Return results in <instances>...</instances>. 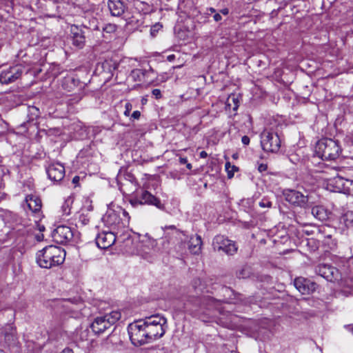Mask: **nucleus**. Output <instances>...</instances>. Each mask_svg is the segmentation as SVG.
I'll return each mask as SVG.
<instances>
[{"instance_id":"nucleus-1","label":"nucleus","mask_w":353,"mask_h":353,"mask_svg":"<svg viewBox=\"0 0 353 353\" xmlns=\"http://www.w3.org/2000/svg\"><path fill=\"white\" fill-rule=\"evenodd\" d=\"M315 152L321 159L332 161L339 156L341 148L337 141L332 139H323L317 142Z\"/></svg>"},{"instance_id":"nucleus-2","label":"nucleus","mask_w":353,"mask_h":353,"mask_svg":"<svg viewBox=\"0 0 353 353\" xmlns=\"http://www.w3.org/2000/svg\"><path fill=\"white\" fill-rule=\"evenodd\" d=\"M121 316V312L117 310L98 316L91 324V329L97 334H102L119 321Z\"/></svg>"},{"instance_id":"nucleus-3","label":"nucleus","mask_w":353,"mask_h":353,"mask_svg":"<svg viewBox=\"0 0 353 353\" xmlns=\"http://www.w3.org/2000/svg\"><path fill=\"white\" fill-rule=\"evenodd\" d=\"M128 332L132 343L135 346H141L151 342L140 320L130 323L128 327Z\"/></svg>"},{"instance_id":"nucleus-4","label":"nucleus","mask_w":353,"mask_h":353,"mask_svg":"<svg viewBox=\"0 0 353 353\" xmlns=\"http://www.w3.org/2000/svg\"><path fill=\"white\" fill-rule=\"evenodd\" d=\"M65 257V252L59 246H46V269L61 265Z\"/></svg>"},{"instance_id":"nucleus-5","label":"nucleus","mask_w":353,"mask_h":353,"mask_svg":"<svg viewBox=\"0 0 353 353\" xmlns=\"http://www.w3.org/2000/svg\"><path fill=\"white\" fill-rule=\"evenodd\" d=\"M130 203L133 207L147 204L154 205L160 210L164 209V205L161 203L158 198L148 191L143 190L137 192L136 194L130 199Z\"/></svg>"},{"instance_id":"nucleus-6","label":"nucleus","mask_w":353,"mask_h":353,"mask_svg":"<svg viewBox=\"0 0 353 353\" xmlns=\"http://www.w3.org/2000/svg\"><path fill=\"white\" fill-rule=\"evenodd\" d=\"M261 145L265 152H277L281 147V140L277 133L265 130L261 134Z\"/></svg>"},{"instance_id":"nucleus-7","label":"nucleus","mask_w":353,"mask_h":353,"mask_svg":"<svg viewBox=\"0 0 353 353\" xmlns=\"http://www.w3.org/2000/svg\"><path fill=\"white\" fill-rule=\"evenodd\" d=\"M121 214L125 216H128V212L118 207L117 210L108 209L106 213L103 215L102 220L104 224L111 229V230L115 231L116 229H119L123 226V222L120 217Z\"/></svg>"},{"instance_id":"nucleus-8","label":"nucleus","mask_w":353,"mask_h":353,"mask_svg":"<svg viewBox=\"0 0 353 353\" xmlns=\"http://www.w3.org/2000/svg\"><path fill=\"white\" fill-rule=\"evenodd\" d=\"M214 251L224 252L228 255H234L237 252V246L233 241L223 235H216L212 241Z\"/></svg>"},{"instance_id":"nucleus-9","label":"nucleus","mask_w":353,"mask_h":353,"mask_svg":"<svg viewBox=\"0 0 353 353\" xmlns=\"http://www.w3.org/2000/svg\"><path fill=\"white\" fill-rule=\"evenodd\" d=\"M283 194L285 201L292 205L303 208L307 207L309 201L308 195H305L302 192L292 189L284 190Z\"/></svg>"},{"instance_id":"nucleus-10","label":"nucleus","mask_w":353,"mask_h":353,"mask_svg":"<svg viewBox=\"0 0 353 353\" xmlns=\"http://www.w3.org/2000/svg\"><path fill=\"white\" fill-rule=\"evenodd\" d=\"M51 236L54 242L59 244H65L72 239L74 232L70 227L60 225L52 231Z\"/></svg>"},{"instance_id":"nucleus-11","label":"nucleus","mask_w":353,"mask_h":353,"mask_svg":"<svg viewBox=\"0 0 353 353\" xmlns=\"http://www.w3.org/2000/svg\"><path fill=\"white\" fill-rule=\"evenodd\" d=\"M315 272L330 282L339 281L341 278L339 270L327 264H319L315 267Z\"/></svg>"},{"instance_id":"nucleus-12","label":"nucleus","mask_w":353,"mask_h":353,"mask_svg":"<svg viewBox=\"0 0 353 353\" xmlns=\"http://www.w3.org/2000/svg\"><path fill=\"white\" fill-rule=\"evenodd\" d=\"M330 185L334 186L335 192L353 195V180L337 176L330 181Z\"/></svg>"},{"instance_id":"nucleus-13","label":"nucleus","mask_w":353,"mask_h":353,"mask_svg":"<svg viewBox=\"0 0 353 353\" xmlns=\"http://www.w3.org/2000/svg\"><path fill=\"white\" fill-rule=\"evenodd\" d=\"M95 240L99 248L107 249L112 246L116 241L115 231H103L98 234Z\"/></svg>"},{"instance_id":"nucleus-14","label":"nucleus","mask_w":353,"mask_h":353,"mask_svg":"<svg viewBox=\"0 0 353 353\" xmlns=\"http://www.w3.org/2000/svg\"><path fill=\"white\" fill-rule=\"evenodd\" d=\"M22 74V69L20 66L10 67L8 70H3L0 74V83L9 84L18 79Z\"/></svg>"},{"instance_id":"nucleus-15","label":"nucleus","mask_w":353,"mask_h":353,"mask_svg":"<svg viewBox=\"0 0 353 353\" xmlns=\"http://www.w3.org/2000/svg\"><path fill=\"white\" fill-rule=\"evenodd\" d=\"M294 285L302 294H309L315 291L316 284L303 277L295 279Z\"/></svg>"},{"instance_id":"nucleus-16","label":"nucleus","mask_w":353,"mask_h":353,"mask_svg":"<svg viewBox=\"0 0 353 353\" xmlns=\"http://www.w3.org/2000/svg\"><path fill=\"white\" fill-rule=\"evenodd\" d=\"M70 34L72 45L77 48H83L85 43L84 32L77 26L73 25L70 28Z\"/></svg>"},{"instance_id":"nucleus-17","label":"nucleus","mask_w":353,"mask_h":353,"mask_svg":"<svg viewBox=\"0 0 353 353\" xmlns=\"http://www.w3.org/2000/svg\"><path fill=\"white\" fill-rule=\"evenodd\" d=\"M47 174L50 181L54 182L60 181L64 177V167L59 163L52 164L48 167Z\"/></svg>"},{"instance_id":"nucleus-18","label":"nucleus","mask_w":353,"mask_h":353,"mask_svg":"<svg viewBox=\"0 0 353 353\" xmlns=\"http://www.w3.org/2000/svg\"><path fill=\"white\" fill-rule=\"evenodd\" d=\"M142 325H144L148 337H149V340H150L151 342L162 337L165 332V328L164 327H159L158 326L144 323H142Z\"/></svg>"},{"instance_id":"nucleus-19","label":"nucleus","mask_w":353,"mask_h":353,"mask_svg":"<svg viewBox=\"0 0 353 353\" xmlns=\"http://www.w3.org/2000/svg\"><path fill=\"white\" fill-rule=\"evenodd\" d=\"M142 323L158 326L159 327H167V319L162 315L154 314L140 320Z\"/></svg>"},{"instance_id":"nucleus-20","label":"nucleus","mask_w":353,"mask_h":353,"mask_svg":"<svg viewBox=\"0 0 353 353\" xmlns=\"http://www.w3.org/2000/svg\"><path fill=\"white\" fill-rule=\"evenodd\" d=\"M108 8L112 16L119 17L125 10V6L121 0H108Z\"/></svg>"},{"instance_id":"nucleus-21","label":"nucleus","mask_w":353,"mask_h":353,"mask_svg":"<svg viewBox=\"0 0 353 353\" xmlns=\"http://www.w3.org/2000/svg\"><path fill=\"white\" fill-rule=\"evenodd\" d=\"M202 245L203 243L201 236L196 234L190 237L188 243V249L192 254H199L201 251Z\"/></svg>"},{"instance_id":"nucleus-22","label":"nucleus","mask_w":353,"mask_h":353,"mask_svg":"<svg viewBox=\"0 0 353 353\" xmlns=\"http://www.w3.org/2000/svg\"><path fill=\"white\" fill-rule=\"evenodd\" d=\"M26 203L28 208L33 212H39L42 208L41 199L34 195H28L26 198Z\"/></svg>"},{"instance_id":"nucleus-23","label":"nucleus","mask_w":353,"mask_h":353,"mask_svg":"<svg viewBox=\"0 0 353 353\" xmlns=\"http://www.w3.org/2000/svg\"><path fill=\"white\" fill-rule=\"evenodd\" d=\"M73 201V198L71 196H68L63 201L60 210V212L61 213V216L63 219L71 214Z\"/></svg>"},{"instance_id":"nucleus-24","label":"nucleus","mask_w":353,"mask_h":353,"mask_svg":"<svg viewBox=\"0 0 353 353\" xmlns=\"http://www.w3.org/2000/svg\"><path fill=\"white\" fill-rule=\"evenodd\" d=\"M312 215L319 219L324 220L326 218V212L325 209L321 206H314L312 208Z\"/></svg>"},{"instance_id":"nucleus-25","label":"nucleus","mask_w":353,"mask_h":353,"mask_svg":"<svg viewBox=\"0 0 353 353\" xmlns=\"http://www.w3.org/2000/svg\"><path fill=\"white\" fill-rule=\"evenodd\" d=\"M239 101L235 94H231L227 99L226 107L229 109L232 108L234 111L237 110L239 108Z\"/></svg>"},{"instance_id":"nucleus-26","label":"nucleus","mask_w":353,"mask_h":353,"mask_svg":"<svg viewBox=\"0 0 353 353\" xmlns=\"http://www.w3.org/2000/svg\"><path fill=\"white\" fill-rule=\"evenodd\" d=\"M239 279H245L250 276V271L248 267H241L236 273Z\"/></svg>"},{"instance_id":"nucleus-27","label":"nucleus","mask_w":353,"mask_h":353,"mask_svg":"<svg viewBox=\"0 0 353 353\" xmlns=\"http://www.w3.org/2000/svg\"><path fill=\"white\" fill-rule=\"evenodd\" d=\"M163 230L165 232L168 230H171L173 231V234H175L176 236L181 239V236H185V234L183 232L180 231L179 230L176 229V228L174 225H165L163 228Z\"/></svg>"},{"instance_id":"nucleus-28","label":"nucleus","mask_w":353,"mask_h":353,"mask_svg":"<svg viewBox=\"0 0 353 353\" xmlns=\"http://www.w3.org/2000/svg\"><path fill=\"white\" fill-rule=\"evenodd\" d=\"M343 221L347 227L353 226V212H347L343 216Z\"/></svg>"},{"instance_id":"nucleus-29","label":"nucleus","mask_w":353,"mask_h":353,"mask_svg":"<svg viewBox=\"0 0 353 353\" xmlns=\"http://www.w3.org/2000/svg\"><path fill=\"white\" fill-rule=\"evenodd\" d=\"M117 29V26L115 24L108 23L103 27V32L105 34H112L116 32Z\"/></svg>"},{"instance_id":"nucleus-30","label":"nucleus","mask_w":353,"mask_h":353,"mask_svg":"<svg viewBox=\"0 0 353 353\" xmlns=\"http://www.w3.org/2000/svg\"><path fill=\"white\" fill-rule=\"evenodd\" d=\"M225 170L228 172V178H232L234 176V171L238 170V168L235 165H232L230 162H227L225 165Z\"/></svg>"},{"instance_id":"nucleus-31","label":"nucleus","mask_w":353,"mask_h":353,"mask_svg":"<svg viewBox=\"0 0 353 353\" xmlns=\"http://www.w3.org/2000/svg\"><path fill=\"white\" fill-rule=\"evenodd\" d=\"M44 249L39 250L37 253L36 256V262L39 265V267L43 268V263H44Z\"/></svg>"},{"instance_id":"nucleus-32","label":"nucleus","mask_w":353,"mask_h":353,"mask_svg":"<svg viewBox=\"0 0 353 353\" xmlns=\"http://www.w3.org/2000/svg\"><path fill=\"white\" fill-rule=\"evenodd\" d=\"M259 206L270 208L272 207V202L269 199L264 198L259 202Z\"/></svg>"},{"instance_id":"nucleus-33","label":"nucleus","mask_w":353,"mask_h":353,"mask_svg":"<svg viewBox=\"0 0 353 353\" xmlns=\"http://www.w3.org/2000/svg\"><path fill=\"white\" fill-rule=\"evenodd\" d=\"M88 28L92 30H98L99 29V23L97 19L93 18L91 21L89 23Z\"/></svg>"},{"instance_id":"nucleus-34","label":"nucleus","mask_w":353,"mask_h":353,"mask_svg":"<svg viewBox=\"0 0 353 353\" xmlns=\"http://www.w3.org/2000/svg\"><path fill=\"white\" fill-rule=\"evenodd\" d=\"M132 109V105L130 102H127L125 104V111L123 113L125 117H129Z\"/></svg>"},{"instance_id":"nucleus-35","label":"nucleus","mask_w":353,"mask_h":353,"mask_svg":"<svg viewBox=\"0 0 353 353\" xmlns=\"http://www.w3.org/2000/svg\"><path fill=\"white\" fill-rule=\"evenodd\" d=\"M152 95L155 97L156 99H160L161 97V92L159 89H154L152 91Z\"/></svg>"},{"instance_id":"nucleus-36","label":"nucleus","mask_w":353,"mask_h":353,"mask_svg":"<svg viewBox=\"0 0 353 353\" xmlns=\"http://www.w3.org/2000/svg\"><path fill=\"white\" fill-rule=\"evenodd\" d=\"M89 221L90 219L83 214L80 215L79 221H81L83 225H86L89 222Z\"/></svg>"},{"instance_id":"nucleus-37","label":"nucleus","mask_w":353,"mask_h":353,"mask_svg":"<svg viewBox=\"0 0 353 353\" xmlns=\"http://www.w3.org/2000/svg\"><path fill=\"white\" fill-rule=\"evenodd\" d=\"M141 117V112L139 110L134 111L131 115L133 119H139Z\"/></svg>"},{"instance_id":"nucleus-38","label":"nucleus","mask_w":353,"mask_h":353,"mask_svg":"<svg viewBox=\"0 0 353 353\" xmlns=\"http://www.w3.org/2000/svg\"><path fill=\"white\" fill-rule=\"evenodd\" d=\"M250 138L248 136H243L241 138V142L243 145H248L250 143Z\"/></svg>"},{"instance_id":"nucleus-39","label":"nucleus","mask_w":353,"mask_h":353,"mask_svg":"<svg viewBox=\"0 0 353 353\" xmlns=\"http://www.w3.org/2000/svg\"><path fill=\"white\" fill-rule=\"evenodd\" d=\"M268 166L266 164L261 163L259 165L258 170L260 172H264L267 170Z\"/></svg>"},{"instance_id":"nucleus-40","label":"nucleus","mask_w":353,"mask_h":353,"mask_svg":"<svg viewBox=\"0 0 353 353\" xmlns=\"http://www.w3.org/2000/svg\"><path fill=\"white\" fill-rule=\"evenodd\" d=\"M121 179V174H119L117 176V181H118V184L119 185V189L121 190V191L124 192V190H123V186L124 185V184H123L122 183L120 182Z\"/></svg>"},{"instance_id":"nucleus-41","label":"nucleus","mask_w":353,"mask_h":353,"mask_svg":"<svg viewBox=\"0 0 353 353\" xmlns=\"http://www.w3.org/2000/svg\"><path fill=\"white\" fill-rule=\"evenodd\" d=\"M35 239L37 241L41 242L43 240V234L42 233L37 234L35 235Z\"/></svg>"},{"instance_id":"nucleus-42","label":"nucleus","mask_w":353,"mask_h":353,"mask_svg":"<svg viewBox=\"0 0 353 353\" xmlns=\"http://www.w3.org/2000/svg\"><path fill=\"white\" fill-rule=\"evenodd\" d=\"M213 18L214 19L215 21H219L221 20L222 17L221 16L220 14L219 13H216L214 16H213Z\"/></svg>"},{"instance_id":"nucleus-43","label":"nucleus","mask_w":353,"mask_h":353,"mask_svg":"<svg viewBox=\"0 0 353 353\" xmlns=\"http://www.w3.org/2000/svg\"><path fill=\"white\" fill-rule=\"evenodd\" d=\"M179 162L181 164H186L187 163H188L186 157H180Z\"/></svg>"},{"instance_id":"nucleus-44","label":"nucleus","mask_w":353,"mask_h":353,"mask_svg":"<svg viewBox=\"0 0 353 353\" xmlns=\"http://www.w3.org/2000/svg\"><path fill=\"white\" fill-rule=\"evenodd\" d=\"M199 157L202 159H205L208 157V154L205 151H201L199 154Z\"/></svg>"},{"instance_id":"nucleus-45","label":"nucleus","mask_w":353,"mask_h":353,"mask_svg":"<svg viewBox=\"0 0 353 353\" xmlns=\"http://www.w3.org/2000/svg\"><path fill=\"white\" fill-rule=\"evenodd\" d=\"M126 176L128 177L127 179L129 181H130L131 183H133L134 180L135 179L134 177L132 175L130 174H128Z\"/></svg>"},{"instance_id":"nucleus-46","label":"nucleus","mask_w":353,"mask_h":353,"mask_svg":"<svg viewBox=\"0 0 353 353\" xmlns=\"http://www.w3.org/2000/svg\"><path fill=\"white\" fill-rule=\"evenodd\" d=\"M79 176H75L73 179H72V183H74V184H77L79 181Z\"/></svg>"},{"instance_id":"nucleus-47","label":"nucleus","mask_w":353,"mask_h":353,"mask_svg":"<svg viewBox=\"0 0 353 353\" xmlns=\"http://www.w3.org/2000/svg\"><path fill=\"white\" fill-rule=\"evenodd\" d=\"M174 59H175V55L174 54H170V55L168 56V57H167V59L169 61H172L174 60Z\"/></svg>"},{"instance_id":"nucleus-48","label":"nucleus","mask_w":353,"mask_h":353,"mask_svg":"<svg viewBox=\"0 0 353 353\" xmlns=\"http://www.w3.org/2000/svg\"><path fill=\"white\" fill-rule=\"evenodd\" d=\"M37 225V227H38V229L40 232H42L44 230V226L43 225H41L38 222H36Z\"/></svg>"},{"instance_id":"nucleus-49","label":"nucleus","mask_w":353,"mask_h":353,"mask_svg":"<svg viewBox=\"0 0 353 353\" xmlns=\"http://www.w3.org/2000/svg\"><path fill=\"white\" fill-rule=\"evenodd\" d=\"M61 353H74L71 349L66 348L64 349Z\"/></svg>"},{"instance_id":"nucleus-50","label":"nucleus","mask_w":353,"mask_h":353,"mask_svg":"<svg viewBox=\"0 0 353 353\" xmlns=\"http://www.w3.org/2000/svg\"><path fill=\"white\" fill-rule=\"evenodd\" d=\"M83 208H87V210H88V211H92V209H93V207H92V205L91 204H90V205H88V206L84 205V207H83Z\"/></svg>"},{"instance_id":"nucleus-51","label":"nucleus","mask_w":353,"mask_h":353,"mask_svg":"<svg viewBox=\"0 0 353 353\" xmlns=\"http://www.w3.org/2000/svg\"><path fill=\"white\" fill-rule=\"evenodd\" d=\"M221 13L223 14L224 15H227L228 14V9H223L221 10Z\"/></svg>"},{"instance_id":"nucleus-52","label":"nucleus","mask_w":353,"mask_h":353,"mask_svg":"<svg viewBox=\"0 0 353 353\" xmlns=\"http://www.w3.org/2000/svg\"><path fill=\"white\" fill-rule=\"evenodd\" d=\"M185 165H186V167H187V168H188V170H191V169H192V164H191V163H187Z\"/></svg>"},{"instance_id":"nucleus-53","label":"nucleus","mask_w":353,"mask_h":353,"mask_svg":"<svg viewBox=\"0 0 353 353\" xmlns=\"http://www.w3.org/2000/svg\"><path fill=\"white\" fill-rule=\"evenodd\" d=\"M206 301H208L209 305L213 303V300L212 299H208Z\"/></svg>"},{"instance_id":"nucleus-54","label":"nucleus","mask_w":353,"mask_h":353,"mask_svg":"<svg viewBox=\"0 0 353 353\" xmlns=\"http://www.w3.org/2000/svg\"><path fill=\"white\" fill-rule=\"evenodd\" d=\"M146 101H147V99H145V98H143V99H141V103H142V104H145V103H146Z\"/></svg>"},{"instance_id":"nucleus-55","label":"nucleus","mask_w":353,"mask_h":353,"mask_svg":"<svg viewBox=\"0 0 353 353\" xmlns=\"http://www.w3.org/2000/svg\"><path fill=\"white\" fill-rule=\"evenodd\" d=\"M211 12H215V9L213 8H210L209 10Z\"/></svg>"},{"instance_id":"nucleus-56","label":"nucleus","mask_w":353,"mask_h":353,"mask_svg":"<svg viewBox=\"0 0 353 353\" xmlns=\"http://www.w3.org/2000/svg\"><path fill=\"white\" fill-rule=\"evenodd\" d=\"M65 80H66V81H70V80H71V81H73V79H72V78H70V77L67 78Z\"/></svg>"},{"instance_id":"nucleus-57","label":"nucleus","mask_w":353,"mask_h":353,"mask_svg":"<svg viewBox=\"0 0 353 353\" xmlns=\"http://www.w3.org/2000/svg\"><path fill=\"white\" fill-rule=\"evenodd\" d=\"M80 100H81V97H78V98L77 99V100H76V102H78V101H79Z\"/></svg>"},{"instance_id":"nucleus-58","label":"nucleus","mask_w":353,"mask_h":353,"mask_svg":"<svg viewBox=\"0 0 353 353\" xmlns=\"http://www.w3.org/2000/svg\"><path fill=\"white\" fill-rule=\"evenodd\" d=\"M0 353H6L3 350H0Z\"/></svg>"},{"instance_id":"nucleus-59","label":"nucleus","mask_w":353,"mask_h":353,"mask_svg":"<svg viewBox=\"0 0 353 353\" xmlns=\"http://www.w3.org/2000/svg\"><path fill=\"white\" fill-rule=\"evenodd\" d=\"M70 103H73V102H72V99L70 100Z\"/></svg>"},{"instance_id":"nucleus-60","label":"nucleus","mask_w":353,"mask_h":353,"mask_svg":"<svg viewBox=\"0 0 353 353\" xmlns=\"http://www.w3.org/2000/svg\"><path fill=\"white\" fill-rule=\"evenodd\" d=\"M199 319H201L203 321H205V319H203L201 316H199Z\"/></svg>"},{"instance_id":"nucleus-61","label":"nucleus","mask_w":353,"mask_h":353,"mask_svg":"<svg viewBox=\"0 0 353 353\" xmlns=\"http://www.w3.org/2000/svg\"><path fill=\"white\" fill-rule=\"evenodd\" d=\"M234 353H236V352H234Z\"/></svg>"},{"instance_id":"nucleus-62","label":"nucleus","mask_w":353,"mask_h":353,"mask_svg":"<svg viewBox=\"0 0 353 353\" xmlns=\"http://www.w3.org/2000/svg\"><path fill=\"white\" fill-rule=\"evenodd\" d=\"M234 353H236V352H234Z\"/></svg>"}]
</instances>
